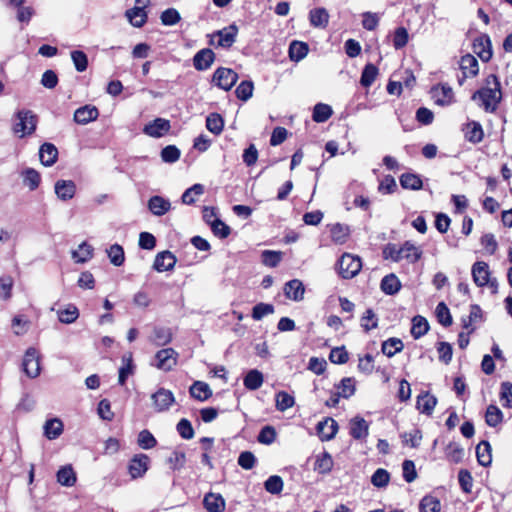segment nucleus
Masks as SVG:
<instances>
[{
	"mask_svg": "<svg viewBox=\"0 0 512 512\" xmlns=\"http://www.w3.org/2000/svg\"><path fill=\"white\" fill-rule=\"evenodd\" d=\"M472 100L485 112L493 113L502 100L501 85L498 77L490 74L486 77L484 86L473 93Z\"/></svg>",
	"mask_w": 512,
	"mask_h": 512,
	"instance_id": "1",
	"label": "nucleus"
},
{
	"mask_svg": "<svg viewBox=\"0 0 512 512\" xmlns=\"http://www.w3.org/2000/svg\"><path fill=\"white\" fill-rule=\"evenodd\" d=\"M17 122L13 125V131L20 138L31 135L36 130L37 116L27 109H22L16 113Z\"/></svg>",
	"mask_w": 512,
	"mask_h": 512,
	"instance_id": "2",
	"label": "nucleus"
},
{
	"mask_svg": "<svg viewBox=\"0 0 512 512\" xmlns=\"http://www.w3.org/2000/svg\"><path fill=\"white\" fill-rule=\"evenodd\" d=\"M339 274L344 279L355 277L362 268L361 259L358 256L344 253L338 261Z\"/></svg>",
	"mask_w": 512,
	"mask_h": 512,
	"instance_id": "3",
	"label": "nucleus"
},
{
	"mask_svg": "<svg viewBox=\"0 0 512 512\" xmlns=\"http://www.w3.org/2000/svg\"><path fill=\"white\" fill-rule=\"evenodd\" d=\"M40 354L34 347H29L24 354L22 361V369L27 377L31 379L37 378L41 373Z\"/></svg>",
	"mask_w": 512,
	"mask_h": 512,
	"instance_id": "4",
	"label": "nucleus"
},
{
	"mask_svg": "<svg viewBox=\"0 0 512 512\" xmlns=\"http://www.w3.org/2000/svg\"><path fill=\"white\" fill-rule=\"evenodd\" d=\"M149 3L150 0H135V6L126 10L125 16L133 27L141 28L145 25L148 17L145 8Z\"/></svg>",
	"mask_w": 512,
	"mask_h": 512,
	"instance_id": "5",
	"label": "nucleus"
},
{
	"mask_svg": "<svg viewBox=\"0 0 512 512\" xmlns=\"http://www.w3.org/2000/svg\"><path fill=\"white\" fill-rule=\"evenodd\" d=\"M238 74L229 68L220 67L215 70L212 81L219 88L229 91L237 82Z\"/></svg>",
	"mask_w": 512,
	"mask_h": 512,
	"instance_id": "6",
	"label": "nucleus"
},
{
	"mask_svg": "<svg viewBox=\"0 0 512 512\" xmlns=\"http://www.w3.org/2000/svg\"><path fill=\"white\" fill-rule=\"evenodd\" d=\"M237 34L238 27L235 24H231L211 34L210 43L213 44V39L218 38L217 46L228 49L235 43Z\"/></svg>",
	"mask_w": 512,
	"mask_h": 512,
	"instance_id": "7",
	"label": "nucleus"
},
{
	"mask_svg": "<svg viewBox=\"0 0 512 512\" xmlns=\"http://www.w3.org/2000/svg\"><path fill=\"white\" fill-rule=\"evenodd\" d=\"M434 103L441 107L450 106L455 102L454 92L448 84H439L431 89Z\"/></svg>",
	"mask_w": 512,
	"mask_h": 512,
	"instance_id": "8",
	"label": "nucleus"
},
{
	"mask_svg": "<svg viewBox=\"0 0 512 512\" xmlns=\"http://www.w3.org/2000/svg\"><path fill=\"white\" fill-rule=\"evenodd\" d=\"M178 353L172 348L159 350L155 355V366L165 372L171 371L177 364Z\"/></svg>",
	"mask_w": 512,
	"mask_h": 512,
	"instance_id": "9",
	"label": "nucleus"
},
{
	"mask_svg": "<svg viewBox=\"0 0 512 512\" xmlns=\"http://www.w3.org/2000/svg\"><path fill=\"white\" fill-rule=\"evenodd\" d=\"M150 458L146 454H136L129 461L128 473L132 479L142 478L149 469Z\"/></svg>",
	"mask_w": 512,
	"mask_h": 512,
	"instance_id": "10",
	"label": "nucleus"
},
{
	"mask_svg": "<svg viewBox=\"0 0 512 512\" xmlns=\"http://www.w3.org/2000/svg\"><path fill=\"white\" fill-rule=\"evenodd\" d=\"M155 411L164 412L168 410L175 402V397L170 390L165 388L158 389L151 395Z\"/></svg>",
	"mask_w": 512,
	"mask_h": 512,
	"instance_id": "11",
	"label": "nucleus"
},
{
	"mask_svg": "<svg viewBox=\"0 0 512 512\" xmlns=\"http://www.w3.org/2000/svg\"><path fill=\"white\" fill-rule=\"evenodd\" d=\"M170 129L171 125L169 120L156 118L144 126L143 133L152 138H160L166 135Z\"/></svg>",
	"mask_w": 512,
	"mask_h": 512,
	"instance_id": "12",
	"label": "nucleus"
},
{
	"mask_svg": "<svg viewBox=\"0 0 512 512\" xmlns=\"http://www.w3.org/2000/svg\"><path fill=\"white\" fill-rule=\"evenodd\" d=\"M471 273L473 281L477 286L483 287L489 283L490 271L486 262L478 261L474 263L471 269Z\"/></svg>",
	"mask_w": 512,
	"mask_h": 512,
	"instance_id": "13",
	"label": "nucleus"
},
{
	"mask_svg": "<svg viewBox=\"0 0 512 512\" xmlns=\"http://www.w3.org/2000/svg\"><path fill=\"white\" fill-rule=\"evenodd\" d=\"M215 59L214 52L209 48L198 51L193 57V65L196 70L203 71L211 67Z\"/></svg>",
	"mask_w": 512,
	"mask_h": 512,
	"instance_id": "14",
	"label": "nucleus"
},
{
	"mask_svg": "<svg viewBox=\"0 0 512 512\" xmlns=\"http://www.w3.org/2000/svg\"><path fill=\"white\" fill-rule=\"evenodd\" d=\"M99 116V111L95 106L85 105L74 112V121L80 125H86L95 121Z\"/></svg>",
	"mask_w": 512,
	"mask_h": 512,
	"instance_id": "15",
	"label": "nucleus"
},
{
	"mask_svg": "<svg viewBox=\"0 0 512 512\" xmlns=\"http://www.w3.org/2000/svg\"><path fill=\"white\" fill-rule=\"evenodd\" d=\"M176 264V257L170 251L159 252L154 260L153 268L158 272L170 271Z\"/></svg>",
	"mask_w": 512,
	"mask_h": 512,
	"instance_id": "16",
	"label": "nucleus"
},
{
	"mask_svg": "<svg viewBox=\"0 0 512 512\" xmlns=\"http://www.w3.org/2000/svg\"><path fill=\"white\" fill-rule=\"evenodd\" d=\"M285 296L293 301L299 302L304 299L305 287L299 279L288 281L284 286Z\"/></svg>",
	"mask_w": 512,
	"mask_h": 512,
	"instance_id": "17",
	"label": "nucleus"
},
{
	"mask_svg": "<svg viewBox=\"0 0 512 512\" xmlns=\"http://www.w3.org/2000/svg\"><path fill=\"white\" fill-rule=\"evenodd\" d=\"M338 430L337 422L332 418H326L317 424V433L322 441L331 440Z\"/></svg>",
	"mask_w": 512,
	"mask_h": 512,
	"instance_id": "18",
	"label": "nucleus"
},
{
	"mask_svg": "<svg viewBox=\"0 0 512 512\" xmlns=\"http://www.w3.org/2000/svg\"><path fill=\"white\" fill-rule=\"evenodd\" d=\"M57 197L62 201L70 200L76 193V185L72 180H58L54 186Z\"/></svg>",
	"mask_w": 512,
	"mask_h": 512,
	"instance_id": "19",
	"label": "nucleus"
},
{
	"mask_svg": "<svg viewBox=\"0 0 512 512\" xmlns=\"http://www.w3.org/2000/svg\"><path fill=\"white\" fill-rule=\"evenodd\" d=\"M473 52L476 53L480 59L487 62L492 57L491 43L488 36L480 37L474 40Z\"/></svg>",
	"mask_w": 512,
	"mask_h": 512,
	"instance_id": "20",
	"label": "nucleus"
},
{
	"mask_svg": "<svg viewBox=\"0 0 512 512\" xmlns=\"http://www.w3.org/2000/svg\"><path fill=\"white\" fill-rule=\"evenodd\" d=\"M459 65H460V69L463 73V78L474 77L478 74V71H479L478 61L471 54L462 56L460 59Z\"/></svg>",
	"mask_w": 512,
	"mask_h": 512,
	"instance_id": "21",
	"label": "nucleus"
},
{
	"mask_svg": "<svg viewBox=\"0 0 512 512\" xmlns=\"http://www.w3.org/2000/svg\"><path fill=\"white\" fill-rule=\"evenodd\" d=\"M437 404V398L428 392L421 393L417 396L416 407L420 413L431 415Z\"/></svg>",
	"mask_w": 512,
	"mask_h": 512,
	"instance_id": "22",
	"label": "nucleus"
},
{
	"mask_svg": "<svg viewBox=\"0 0 512 512\" xmlns=\"http://www.w3.org/2000/svg\"><path fill=\"white\" fill-rule=\"evenodd\" d=\"M39 158L44 166H52L58 158V150L52 143H44L39 149Z\"/></svg>",
	"mask_w": 512,
	"mask_h": 512,
	"instance_id": "23",
	"label": "nucleus"
},
{
	"mask_svg": "<svg viewBox=\"0 0 512 512\" xmlns=\"http://www.w3.org/2000/svg\"><path fill=\"white\" fill-rule=\"evenodd\" d=\"M203 505L208 512H223L226 504L220 494L208 493L204 496Z\"/></svg>",
	"mask_w": 512,
	"mask_h": 512,
	"instance_id": "24",
	"label": "nucleus"
},
{
	"mask_svg": "<svg viewBox=\"0 0 512 512\" xmlns=\"http://www.w3.org/2000/svg\"><path fill=\"white\" fill-rule=\"evenodd\" d=\"M191 397L198 401H206L212 396V390L210 386L203 381H195L189 389Z\"/></svg>",
	"mask_w": 512,
	"mask_h": 512,
	"instance_id": "25",
	"label": "nucleus"
},
{
	"mask_svg": "<svg viewBox=\"0 0 512 512\" xmlns=\"http://www.w3.org/2000/svg\"><path fill=\"white\" fill-rule=\"evenodd\" d=\"M63 422L59 418H52L43 426L44 435L49 440L57 439L63 433Z\"/></svg>",
	"mask_w": 512,
	"mask_h": 512,
	"instance_id": "26",
	"label": "nucleus"
},
{
	"mask_svg": "<svg viewBox=\"0 0 512 512\" xmlns=\"http://www.w3.org/2000/svg\"><path fill=\"white\" fill-rule=\"evenodd\" d=\"M170 207V202L161 196H153L148 201L149 210L156 216L164 215L170 210Z\"/></svg>",
	"mask_w": 512,
	"mask_h": 512,
	"instance_id": "27",
	"label": "nucleus"
},
{
	"mask_svg": "<svg viewBox=\"0 0 512 512\" xmlns=\"http://www.w3.org/2000/svg\"><path fill=\"white\" fill-rule=\"evenodd\" d=\"M368 423L364 418L355 417L350 421V435L354 439H363L368 435Z\"/></svg>",
	"mask_w": 512,
	"mask_h": 512,
	"instance_id": "28",
	"label": "nucleus"
},
{
	"mask_svg": "<svg viewBox=\"0 0 512 512\" xmlns=\"http://www.w3.org/2000/svg\"><path fill=\"white\" fill-rule=\"evenodd\" d=\"M263 381V374L257 369H252L244 377L243 384L248 390H257L262 386Z\"/></svg>",
	"mask_w": 512,
	"mask_h": 512,
	"instance_id": "29",
	"label": "nucleus"
},
{
	"mask_svg": "<svg viewBox=\"0 0 512 512\" xmlns=\"http://www.w3.org/2000/svg\"><path fill=\"white\" fill-rule=\"evenodd\" d=\"M58 319L61 323H74L79 317V310L74 304H68L63 309L57 311Z\"/></svg>",
	"mask_w": 512,
	"mask_h": 512,
	"instance_id": "30",
	"label": "nucleus"
},
{
	"mask_svg": "<svg viewBox=\"0 0 512 512\" xmlns=\"http://www.w3.org/2000/svg\"><path fill=\"white\" fill-rule=\"evenodd\" d=\"M57 481L66 487H71L76 483V474L71 465L63 466L58 470Z\"/></svg>",
	"mask_w": 512,
	"mask_h": 512,
	"instance_id": "31",
	"label": "nucleus"
},
{
	"mask_svg": "<svg viewBox=\"0 0 512 512\" xmlns=\"http://www.w3.org/2000/svg\"><path fill=\"white\" fill-rule=\"evenodd\" d=\"M477 461L481 466L487 467L491 464V446L488 441H481L476 447Z\"/></svg>",
	"mask_w": 512,
	"mask_h": 512,
	"instance_id": "32",
	"label": "nucleus"
},
{
	"mask_svg": "<svg viewBox=\"0 0 512 512\" xmlns=\"http://www.w3.org/2000/svg\"><path fill=\"white\" fill-rule=\"evenodd\" d=\"M400 254H402V260L405 259L410 263L418 261L422 255V251L419 247L415 246L410 242H405L400 247Z\"/></svg>",
	"mask_w": 512,
	"mask_h": 512,
	"instance_id": "33",
	"label": "nucleus"
},
{
	"mask_svg": "<svg viewBox=\"0 0 512 512\" xmlns=\"http://www.w3.org/2000/svg\"><path fill=\"white\" fill-rule=\"evenodd\" d=\"M380 286L385 294L394 295L400 290L401 283L395 274H389L382 279Z\"/></svg>",
	"mask_w": 512,
	"mask_h": 512,
	"instance_id": "34",
	"label": "nucleus"
},
{
	"mask_svg": "<svg viewBox=\"0 0 512 512\" xmlns=\"http://www.w3.org/2000/svg\"><path fill=\"white\" fill-rule=\"evenodd\" d=\"M308 45L300 41H292L289 46V57L292 61L299 62L308 54Z\"/></svg>",
	"mask_w": 512,
	"mask_h": 512,
	"instance_id": "35",
	"label": "nucleus"
},
{
	"mask_svg": "<svg viewBox=\"0 0 512 512\" xmlns=\"http://www.w3.org/2000/svg\"><path fill=\"white\" fill-rule=\"evenodd\" d=\"M309 18L312 26L325 28L329 21V14L325 8H315L310 11Z\"/></svg>",
	"mask_w": 512,
	"mask_h": 512,
	"instance_id": "36",
	"label": "nucleus"
},
{
	"mask_svg": "<svg viewBox=\"0 0 512 512\" xmlns=\"http://www.w3.org/2000/svg\"><path fill=\"white\" fill-rule=\"evenodd\" d=\"M333 468V459L332 456L328 452H323L317 456L314 470L320 474H327Z\"/></svg>",
	"mask_w": 512,
	"mask_h": 512,
	"instance_id": "37",
	"label": "nucleus"
},
{
	"mask_svg": "<svg viewBox=\"0 0 512 512\" xmlns=\"http://www.w3.org/2000/svg\"><path fill=\"white\" fill-rule=\"evenodd\" d=\"M400 185L403 189L419 190L422 188V180L414 173H404L400 176Z\"/></svg>",
	"mask_w": 512,
	"mask_h": 512,
	"instance_id": "38",
	"label": "nucleus"
},
{
	"mask_svg": "<svg viewBox=\"0 0 512 512\" xmlns=\"http://www.w3.org/2000/svg\"><path fill=\"white\" fill-rule=\"evenodd\" d=\"M134 366L132 362V355H124L122 357V365L119 368L118 382L120 385H124L127 378L133 374Z\"/></svg>",
	"mask_w": 512,
	"mask_h": 512,
	"instance_id": "39",
	"label": "nucleus"
},
{
	"mask_svg": "<svg viewBox=\"0 0 512 512\" xmlns=\"http://www.w3.org/2000/svg\"><path fill=\"white\" fill-rule=\"evenodd\" d=\"M429 330V324L427 320L418 315L412 319L411 334L415 339H418L425 335Z\"/></svg>",
	"mask_w": 512,
	"mask_h": 512,
	"instance_id": "40",
	"label": "nucleus"
},
{
	"mask_svg": "<svg viewBox=\"0 0 512 512\" xmlns=\"http://www.w3.org/2000/svg\"><path fill=\"white\" fill-rule=\"evenodd\" d=\"M331 106L324 103H318L314 106L312 119L317 123L326 122L332 115Z\"/></svg>",
	"mask_w": 512,
	"mask_h": 512,
	"instance_id": "41",
	"label": "nucleus"
},
{
	"mask_svg": "<svg viewBox=\"0 0 512 512\" xmlns=\"http://www.w3.org/2000/svg\"><path fill=\"white\" fill-rule=\"evenodd\" d=\"M404 348L403 342L399 338H389L382 343L381 350L388 357L394 356Z\"/></svg>",
	"mask_w": 512,
	"mask_h": 512,
	"instance_id": "42",
	"label": "nucleus"
},
{
	"mask_svg": "<svg viewBox=\"0 0 512 512\" xmlns=\"http://www.w3.org/2000/svg\"><path fill=\"white\" fill-rule=\"evenodd\" d=\"M275 402L276 409L280 412H284L294 406L295 399L289 393L280 391L275 396Z\"/></svg>",
	"mask_w": 512,
	"mask_h": 512,
	"instance_id": "43",
	"label": "nucleus"
},
{
	"mask_svg": "<svg viewBox=\"0 0 512 512\" xmlns=\"http://www.w3.org/2000/svg\"><path fill=\"white\" fill-rule=\"evenodd\" d=\"M377 76L378 68L374 64L369 63L365 65L362 71L360 83L363 87H370L376 80Z\"/></svg>",
	"mask_w": 512,
	"mask_h": 512,
	"instance_id": "44",
	"label": "nucleus"
},
{
	"mask_svg": "<svg viewBox=\"0 0 512 512\" xmlns=\"http://www.w3.org/2000/svg\"><path fill=\"white\" fill-rule=\"evenodd\" d=\"M93 255V248L86 242L81 243L76 250L72 252L73 259L78 263H85Z\"/></svg>",
	"mask_w": 512,
	"mask_h": 512,
	"instance_id": "45",
	"label": "nucleus"
},
{
	"mask_svg": "<svg viewBox=\"0 0 512 512\" xmlns=\"http://www.w3.org/2000/svg\"><path fill=\"white\" fill-rule=\"evenodd\" d=\"M224 127V121L220 114L211 113L206 118V128L213 134L219 135Z\"/></svg>",
	"mask_w": 512,
	"mask_h": 512,
	"instance_id": "46",
	"label": "nucleus"
},
{
	"mask_svg": "<svg viewBox=\"0 0 512 512\" xmlns=\"http://www.w3.org/2000/svg\"><path fill=\"white\" fill-rule=\"evenodd\" d=\"M419 509L420 512H440L441 503L438 498L427 495L421 499Z\"/></svg>",
	"mask_w": 512,
	"mask_h": 512,
	"instance_id": "47",
	"label": "nucleus"
},
{
	"mask_svg": "<svg viewBox=\"0 0 512 512\" xmlns=\"http://www.w3.org/2000/svg\"><path fill=\"white\" fill-rule=\"evenodd\" d=\"M503 420L502 411L496 405H489L485 414V421L488 426L496 427Z\"/></svg>",
	"mask_w": 512,
	"mask_h": 512,
	"instance_id": "48",
	"label": "nucleus"
},
{
	"mask_svg": "<svg viewBox=\"0 0 512 512\" xmlns=\"http://www.w3.org/2000/svg\"><path fill=\"white\" fill-rule=\"evenodd\" d=\"M23 183L25 186L29 187L30 190H35L38 188L41 177L40 174L32 168H27L23 171Z\"/></svg>",
	"mask_w": 512,
	"mask_h": 512,
	"instance_id": "49",
	"label": "nucleus"
},
{
	"mask_svg": "<svg viewBox=\"0 0 512 512\" xmlns=\"http://www.w3.org/2000/svg\"><path fill=\"white\" fill-rule=\"evenodd\" d=\"M204 193L202 184H194L188 188L182 195V202L187 205L195 203L196 198Z\"/></svg>",
	"mask_w": 512,
	"mask_h": 512,
	"instance_id": "50",
	"label": "nucleus"
},
{
	"mask_svg": "<svg viewBox=\"0 0 512 512\" xmlns=\"http://www.w3.org/2000/svg\"><path fill=\"white\" fill-rule=\"evenodd\" d=\"M337 389H338V393L343 397V398H349L351 397L354 393H355V382L353 380V378H350V377H347V378H343L339 385L337 386Z\"/></svg>",
	"mask_w": 512,
	"mask_h": 512,
	"instance_id": "51",
	"label": "nucleus"
},
{
	"mask_svg": "<svg viewBox=\"0 0 512 512\" xmlns=\"http://www.w3.org/2000/svg\"><path fill=\"white\" fill-rule=\"evenodd\" d=\"M466 138L473 143H479L483 139V129L477 122L468 124Z\"/></svg>",
	"mask_w": 512,
	"mask_h": 512,
	"instance_id": "52",
	"label": "nucleus"
},
{
	"mask_svg": "<svg viewBox=\"0 0 512 512\" xmlns=\"http://www.w3.org/2000/svg\"><path fill=\"white\" fill-rule=\"evenodd\" d=\"M390 480V474L383 468H378L371 477V483L377 488L386 487Z\"/></svg>",
	"mask_w": 512,
	"mask_h": 512,
	"instance_id": "53",
	"label": "nucleus"
},
{
	"mask_svg": "<svg viewBox=\"0 0 512 512\" xmlns=\"http://www.w3.org/2000/svg\"><path fill=\"white\" fill-rule=\"evenodd\" d=\"M264 487L271 494H280L283 490V480L278 475H272L265 481Z\"/></svg>",
	"mask_w": 512,
	"mask_h": 512,
	"instance_id": "54",
	"label": "nucleus"
},
{
	"mask_svg": "<svg viewBox=\"0 0 512 512\" xmlns=\"http://www.w3.org/2000/svg\"><path fill=\"white\" fill-rule=\"evenodd\" d=\"M274 306L268 303H258L252 309V318L256 321L261 320L263 317L273 314Z\"/></svg>",
	"mask_w": 512,
	"mask_h": 512,
	"instance_id": "55",
	"label": "nucleus"
},
{
	"mask_svg": "<svg viewBox=\"0 0 512 512\" xmlns=\"http://www.w3.org/2000/svg\"><path fill=\"white\" fill-rule=\"evenodd\" d=\"M348 234V228L342 224L337 223L331 227V238L337 244H343L346 241Z\"/></svg>",
	"mask_w": 512,
	"mask_h": 512,
	"instance_id": "56",
	"label": "nucleus"
},
{
	"mask_svg": "<svg viewBox=\"0 0 512 512\" xmlns=\"http://www.w3.org/2000/svg\"><path fill=\"white\" fill-rule=\"evenodd\" d=\"M445 453L447 459L453 463H459L464 456L463 448H461L457 443L448 444Z\"/></svg>",
	"mask_w": 512,
	"mask_h": 512,
	"instance_id": "57",
	"label": "nucleus"
},
{
	"mask_svg": "<svg viewBox=\"0 0 512 512\" xmlns=\"http://www.w3.org/2000/svg\"><path fill=\"white\" fill-rule=\"evenodd\" d=\"M160 19L163 25L173 26L181 20V16L175 8H168L161 13Z\"/></svg>",
	"mask_w": 512,
	"mask_h": 512,
	"instance_id": "58",
	"label": "nucleus"
},
{
	"mask_svg": "<svg viewBox=\"0 0 512 512\" xmlns=\"http://www.w3.org/2000/svg\"><path fill=\"white\" fill-rule=\"evenodd\" d=\"M108 257L112 264L115 266H121L124 263L125 257H124V250L123 248L118 245L114 244L112 245L108 250Z\"/></svg>",
	"mask_w": 512,
	"mask_h": 512,
	"instance_id": "59",
	"label": "nucleus"
},
{
	"mask_svg": "<svg viewBox=\"0 0 512 512\" xmlns=\"http://www.w3.org/2000/svg\"><path fill=\"white\" fill-rule=\"evenodd\" d=\"M254 86L252 81H242L236 88L235 94L238 99L247 101L252 97Z\"/></svg>",
	"mask_w": 512,
	"mask_h": 512,
	"instance_id": "60",
	"label": "nucleus"
},
{
	"mask_svg": "<svg viewBox=\"0 0 512 512\" xmlns=\"http://www.w3.org/2000/svg\"><path fill=\"white\" fill-rule=\"evenodd\" d=\"M282 259V252L273 250H264L262 252V262L268 267H276Z\"/></svg>",
	"mask_w": 512,
	"mask_h": 512,
	"instance_id": "61",
	"label": "nucleus"
},
{
	"mask_svg": "<svg viewBox=\"0 0 512 512\" xmlns=\"http://www.w3.org/2000/svg\"><path fill=\"white\" fill-rule=\"evenodd\" d=\"M436 316L438 321L445 327L452 324V317L450 311L444 302H440L436 306Z\"/></svg>",
	"mask_w": 512,
	"mask_h": 512,
	"instance_id": "62",
	"label": "nucleus"
},
{
	"mask_svg": "<svg viewBox=\"0 0 512 512\" xmlns=\"http://www.w3.org/2000/svg\"><path fill=\"white\" fill-rule=\"evenodd\" d=\"M71 59L73 64L78 72H83L87 69L88 66V58L87 55L80 50H75L71 52Z\"/></svg>",
	"mask_w": 512,
	"mask_h": 512,
	"instance_id": "63",
	"label": "nucleus"
},
{
	"mask_svg": "<svg viewBox=\"0 0 512 512\" xmlns=\"http://www.w3.org/2000/svg\"><path fill=\"white\" fill-rule=\"evenodd\" d=\"M500 400L505 408H512V384L504 382L501 384Z\"/></svg>",
	"mask_w": 512,
	"mask_h": 512,
	"instance_id": "64",
	"label": "nucleus"
}]
</instances>
